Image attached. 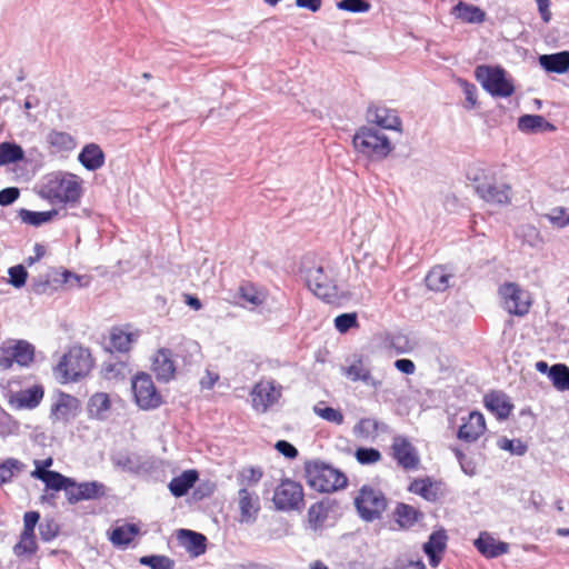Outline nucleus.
I'll return each mask as SVG.
<instances>
[{"label":"nucleus","mask_w":569,"mask_h":569,"mask_svg":"<svg viewBox=\"0 0 569 569\" xmlns=\"http://www.w3.org/2000/svg\"><path fill=\"white\" fill-rule=\"evenodd\" d=\"M301 274L309 290L326 302H335L339 298L337 284V270L328 263H315L305 259L301 264Z\"/></svg>","instance_id":"obj_1"},{"label":"nucleus","mask_w":569,"mask_h":569,"mask_svg":"<svg viewBox=\"0 0 569 569\" xmlns=\"http://www.w3.org/2000/svg\"><path fill=\"white\" fill-rule=\"evenodd\" d=\"M308 485L319 492H333L347 486L345 473L321 461L308 462L305 468Z\"/></svg>","instance_id":"obj_2"},{"label":"nucleus","mask_w":569,"mask_h":569,"mask_svg":"<svg viewBox=\"0 0 569 569\" xmlns=\"http://www.w3.org/2000/svg\"><path fill=\"white\" fill-rule=\"evenodd\" d=\"M92 368L90 352L82 347H72L54 368L57 379L67 383L87 376Z\"/></svg>","instance_id":"obj_3"},{"label":"nucleus","mask_w":569,"mask_h":569,"mask_svg":"<svg viewBox=\"0 0 569 569\" xmlns=\"http://www.w3.org/2000/svg\"><path fill=\"white\" fill-rule=\"evenodd\" d=\"M40 196L51 203L76 202L80 197V186L73 176L53 174L41 187Z\"/></svg>","instance_id":"obj_4"},{"label":"nucleus","mask_w":569,"mask_h":569,"mask_svg":"<svg viewBox=\"0 0 569 569\" xmlns=\"http://www.w3.org/2000/svg\"><path fill=\"white\" fill-rule=\"evenodd\" d=\"M353 146L357 151L372 158L383 159L392 150L388 137L373 128L362 127L353 137Z\"/></svg>","instance_id":"obj_5"},{"label":"nucleus","mask_w":569,"mask_h":569,"mask_svg":"<svg viewBox=\"0 0 569 569\" xmlns=\"http://www.w3.org/2000/svg\"><path fill=\"white\" fill-rule=\"evenodd\" d=\"M475 76L482 88L493 97L507 98L515 92L511 80L500 67L478 66Z\"/></svg>","instance_id":"obj_6"},{"label":"nucleus","mask_w":569,"mask_h":569,"mask_svg":"<svg viewBox=\"0 0 569 569\" xmlns=\"http://www.w3.org/2000/svg\"><path fill=\"white\" fill-rule=\"evenodd\" d=\"M355 506L361 519L373 521L382 516L387 508V499L380 490L363 486L355 498Z\"/></svg>","instance_id":"obj_7"},{"label":"nucleus","mask_w":569,"mask_h":569,"mask_svg":"<svg viewBox=\"0 0 569 569\" xmlns=\"http://www.w3.org/2000/svg\"><path fill=\"white\" fill-rule=\"evenodd\" d=\"M499 296L503 309L510 315L522 317L529 312V295L515 282H505L499 287Z\"/></svg>","instance_id":"obj_8"},{"label":"nucleus","mask_w":569,"mask_h":569,"mask_svg":"<svg viewBox=\"0 0 569 569\" xmlns=\"http://www.w3.org/2000/svg\"><path fill=\"white\" fill-rule=\"evenodd\" d=\"M132 391L136 403L142 410L156 409L162 403V397L148 373L141 372L133 378Z\"/></svg>","instance_id":"obj_9"},{"label":"nucleus","mask_w":569,"mask_h":569,"mask_svg":"<svg viewBox=\"0 0 569 569\" xmlns=\"http://www.w3.org/2000/svg\"><path fill=\"white\" fill-rule=\"evenodd\" d=\"M273 503L278 510H300L303 507L302 487L292 480H283L274 490Z\"/></svg>","instance_id":"obj_10"},{"label":"nucleus","mask_w":569,"mask_h":569,"mask_svg":"<svg viewBox=\"0 0 569 569\" xmlns=\"http://www.w3.org/2000/svg\"><path fill=\"white\" fill-rule=\"evenodd\" d=\"M281 396V388L274 381L258 382L252 392V406L256 410L264 412L270 406L276 403Z\"/></svg>","instance_id":"obj_11"},{"label":"nucleus","mask_w":569,"mask_h":569,"mask_svg":"<svg viewBox=\"0 0 569 569\" xmlns=\"http://www.w3.org/2000/svg\"><path fill=\"white\" fill-rule=\"evenodd\" d=\"M392 453L398 465L403 469H416L419 465V456L411 442L403 436H396L392 441Z\"/></svg>","instance_id":"obj_12"},{"label":"nucleus","mask_w":569,"mask_h":569,"mask_svg":"<svg viewBox=\"0 0 569 569\" xmlns=\"http://www.w3.org/2000/svg\"><path fill=\"white\" fill-rule=\"evenodd\" d=\"M238 506L240 510V522L253 523L260 510L259 497L249 488H240L238 491Z\"/></svg>","instance_id":"obj_13"},{"label":"nucleus","mask_w":569,"mask_h":569,"mask_svg":"<svg viewBox=\"0 0 569 569\" xmlns=\"http://www.w3.org/2000/svg\"><path fill=\"white\" fill-rule=\"evenodd\" d=\"M79 412V400L67 393H59L51 409V418L56 421L68 422Z\"/></svg>","instance_id":"obj_14"},{"label":"nucleus","mask_w":569,"mask_h":569,"mask_svg":"<svg viewBox=\"0 0 569 569\" xmlns=\"http://www.w3.org/2000/svg\"><path fill=\"white\" fill-rule=\"evenodd\" d=\"M152 371L158 380L169 381L174 377L176 362L169 349H159L152 358Z\"/></svg>","instance_id":"obj_15"},{"label":"nucleus","mask_w":569,"mask_h":569,"mask_svg":"<svg viewBox=\"0 0 569 569\" xmlns=\"http://www.w3.org/2000/svg\"><path fill=\"white\" fill-rule=\"evenodd\" d=\"M486 430L485 417L478 412H470L467 420L460 426L458 430V438L466 442L476 441Z\"/></svg>","instance_id":"obj_16"},{"label":"nucleus","mask_w":569,"mask_h":569,"mask_svg":"<svg viewBox=\"0 0 569 569\" xmlns=\"http://www.w3.org/2000/svg\"><path fill=\"white\" fill-rule=\"evenodd\" d=\"M481 199L493 204H507L510 202V187L507 184L481 183L476 187Z\"/></svg>","instance_id":"obj_17"},{"label":"nucleus","mask_w":569,"mask_h":569,"mask_svg":"<svg viewBox=\"0 0 569 569\" xmlns=\"http://www.w3.org/2000/svg\"><path fill=\"white\" fill-rule=\"evenodd\" d=\"M447 535L445 530H438L430 535L428 541L423 545V551L429 558V563L432 568L439 566L441 555L447 546Z\"/></svg>","instance_id":"obj_18"},{"label":"nucleus","mask_w":569,"mask_h":569,"mask_svg":"<svg viewBox=\"0 0 569 569\" xmlns=\"http://www.w3.org/2000/svg\"><path fill=\"white\" fill-rule=\"evenodd\" d=\"M43 393L41 386H32L16 392L10 402L16 409H34L41 402Z\"/></svg>","instance_id":"obj_19"},{"label":"nucleus","mask_w":569,"mask_h":569,"mask_svg":"<svg viewBox=\"0 0 569 569\" xmlns=\"http://www.w3.org/2000/svg\"><path fill=\"white\" fill-rule=\"evenodd\" d=\"M475 546L480 553L488 558H496L509 551L507 542L497 541L487 532H481L475 541Z\"/></svg>","instance_id":"obj_20"},{"label":"nucleus","mask_w":569,"mask_h":569,"mask_svg":"<svg viewBox=\"0 0 569 569\" xmlns=\"http://www.w3.org/2000/svg\"><path fill=\"white\" fill-rule=\"evenodd\" d=\"M178 539L182 547L193 557H199L206 552L207 538L199 532L188 529H180Z\"/></svg>","instance_id":"obj_21"},{"label":"nucleus","mask_w":569,"mask_h":569,"mask_svg":"<svg viewBox=\"0 0 569 569\" xmlns=\"http://www.w3.org/2000/svg\"><path fill=\"white\" fill-rule=\"evenodd\" d=\"M485 405L498 419H506L513 408L509 398L502 392L488 393L485 397Z\"/></svg>","instance_id":"obj_22"},{"label":"nucleus","mask_w":569,"mask_h":569,"mask_svg":"<svg viewBox=\"0 0 569 569\" xmlns=\"http://www.w3.org/2000/svg\"><path fill=\"white\" fill-rule=\"evenodd\" d=\"M518 128L525 133L553 131L556 127L539 114H523L518 119Z\"/></svg>","instance_id":"obj_23"},{"label":"nucleus","mask_w":569,"mask_h":569,"mask_svg":"<svg viewBox=\"0 0 569 569\" xmlns=\"http://www.w3.org/2000/svg\"><path fill=\"white\" fill-rule=\"evenodd\" d=\"M368 118L371 122L383 129L399 130L401 124L399 118L385 107L369 108Z\"/></svg>","instance_id":"obj_24"},{"label":"nucleus","mask_w":569,"mask_h":569,"mask_svg":"<svg viewBox=\"0 0 569 569\" xmlns=\"http://www.w3.org/2000/svg\"><path fill=\"white\" fill-rule=\"evenodd\" d=\"M539 63L548 72L563 73L569 69V51L542 54Z\"/></svg>","instance_id":"obj_25"},{"label":"nucleus","mask_w":569,"mask_h":569,"mask_svg":"<svg viewBox=\"0 0 569 569\" xmlns=\"http://www.w3.org/2000/svg\"><path fill=\"white\" fill-rule=\"evenodd\" d=\"M78 159L90 171L101 168L104 163V154L101 148L94 143L87 144L79 153Z\"/></svg>","instance_id":"obj_26"},{"label":"nucleus","mask_w":569,"mask_h":569,"mask_svg":"<svg viewBox=\"0 0 569 569\" xmlns=\"http://www.w3.org/2000/svg\"><path fill=\"white\" fill-rule=\"evenodd\" d=\"M452 13L463 22L481 23L486 19V12L479 7L459 1L452 9Z\"/></svg>","instance_id":"obj_27"},{"label":"nucleus","mask_w":569,"mask_h":569,"mask_svg":"<svg viewBox=\"0 0 569 569\" xmlns=\"http://www.w3.org/2000/svg\"><path fill=\"white\" fill-rule=\"evenodd\" d=\"M31 477L43 481L47 488L59 491L64 490L66 486L72 485V479L61 475L58 471L33 470Z\"/></svg>","instance_id":"obj_28"},{"label":"nucleus","mask_w":569,"mask_h":569,"mask_svg":"<svg viewBox=\"0 0 569 569\" xmlns=\"http://www.w3.org/2000/svg\"><path fill=\"white\" fill-rule=\"evenodd\" d=\"M197 480L198 472L196 470H187L170 481L169 490L174 497H182L193 487Z\"/></svg>","instance_id":"obj_29"},{"label":"nucleus","mask_w":569,"mask_h":569,"mask_svg":"<svg viewBox=\"0 0 569 569\" xmlns=\"http://www.w3.org/2000/svg\"><path fill=\"white\" fill-rule=\"evenodd\" d=\"M139 531L137 525L123 523L111 531L110 540L117 547H127L138 536Z\"/></svg>","instance_id":"obj_30"},{"label":"nucleus","mask_w":569,"mask_h":569,"mask_svg":"<svg viewBox=\"0 0 569 569\" xmlns=\"http://www.w3.org/2000/svg\"><path fill=\"white\" fill-rule=\"evenodd\" d=\"M110 409L109 396L104 392H97L88 401V413L90 418L104 420Z\"/></svg>","instance_id":"obj_31"},{"label":"nucleus","mask_w":569,"mask_h":569,"mask_svg":"<svg viewBox=\"0 0 569 569\" xmlns=\"http://www.w3.org/2000/svg\"><path fill=\"white\" fill-rule=\"evenodd\" d=\"M380 429L385 430L386 425L372 418H362L353 427V435L361 439H375Z\"/></svg>","instance_id":"obj_32"},{"label":"nucleus","mask_w":569,"mask_h":569,"mask_svg":"<svg viewBox=\"0 0 569 569\" xmlns=\"http://www.w3.org/2000/svg\"><path fill=\"white\" fill-rule=\"evenodd\" d=\"M112 463L126 472H138L142 468L141 459L136 453L119 452L112 456Z\"/></svg>","instance_id":"obj_33"},{"label":"nucleus","mask_w":569,"mask_h":569,"mask_svg":"<svg viewBox=\"0 0 569 569\" xmlns=\"http://www.w3.org/2000/svg\"><path fill=\"white\" fill-rule=\"evenodd\" d=\"M38 550V545L34 535L22 533L19 541L13 547V553L21 559H31Z\"/></svg>","instance_id":"obj_34"},{"label":"nucleus","mask_w":569,"mask_h":569,"mask_svg":"<svg viewBox=\"0 0 569 569\" xmlns=\"http://www.w3.org/2000/svg\"><path fill=\"white\" fill-rule=\"evenodd\" d=\"M26 469V465L16 459L8 458L0 463V486L12 481L13 477L21 473Z\"/></svg>","instance_id":"obj_35"},{"label":"nucleus","mask_w":569,"mask_h":569,"mask_svg":"<svg viewBox=\"0 0 569 569\" xmlns=\"http://www.w3.org/2000/svg\"><path fill=\"white\" fill-rule=\"evenodd\" d=\"M24 158L23 149L14 142L0 143V166L16 163Z\"/></svg>","instance_id":"obj_36"},{"label":"nucleus","mask_w":569,"mask_h":569,"mask_svg":"<svg viewBox=\"0 0 569 569\" xmlns=\"http://www.w3.org/2000/svg\"><path fill=\"white\" fill-rule=\"evenodd\" d=\"M450 276L442 267L432 268L426 277V284L435 291H443L449 287Z\"/></svg>","instance_id":"obj_37"},{"label":"nucleus","mask_w":569,"mask_h":569,"mask_svg":"<svg viewBox=\"0 0 569 569\" xmlns=\"http://www.w3.org/2000/svg\"><path fill=\"white\" fill-rule=\"evenodd\" d=\"M549 378L553 387L559 391L569 390V367L557 363L550 367Z\"/></svg>","instance_id":"obj_38"},{"label":"nucleus","mask_w":569,"mask_h":569,"mask_svg":"<svg viewBox=\"0 0 569 569\" xmlns=\"http://www.w3.org/2000/svg\"><path fill=\"white\" fill-rule=\"evenodd\" d=\"M13 350L16 363L21 367L28 366L33 360L34 348L24 340L10 342Z\"/></svg>","instance_id":"obj_39"},{"label":"nucleus","mask_w":569,"mask_h":569,"mask_svg":"<svg viewBox=\"0 0 569 569\" xmlns=\"http://www.w3.org/2000/svg\"><path fill=\"white\" fill-rule=\"evenodd\" d=\"M47 141L58 151H70L76 147V141L69 133L57 130L48 134Z\"/></svg>","instance_id":"obj_40"},{"label":"nucleus","mask_w":569,"mask_h":569,"mask_svg":"<svg viewBox=\"0 0 569 569\" xmlns=\"http://www.w3.org/2000/svg\"><path fill=\"white\" fill-rule=\"evenodd\" d=\"M57 213V210L37 212L21 209L19 216L23 222L38 227L51 221Z\"/></svg>","instance_id":"obj_41"},{"label":"nucleus","mask_w":569,"mask_h":569,"mask_svg":"<svg viewBox=\"0 0 569 569\" xmlns=\"http://www.w3.org/2000/svg\"><path fill=\"white\" fill-rule=\"evenodd\" d=\"M132 341V335L124 332L121 329H112L110 333V345L117 351H128L130 349Z\"/></svg>","instance_id":"obj_42"},{"label":"nucleus","mask_w":569,"mask_h":569,"mask_svg":"<svg viewBox=\"0 0 569 569\" xmlns=\"http://www.w3.org/2000/svg\"><path fill=\"white\" fill-rule=\"evenodd\" d=\"M139 562L150 569H174V561L162 555L143 556Z\"/></svg>","instance_id":"obj_43"},{"label":"nucleus","mask_w":569,"mask_h":569,"mask_svg":"<svg viewBox=\"0 0 569 569\" xmlns=\"http://www.w3.org/2000/svg\"><path fill=\"white\" fill-rule=\"evenodd\" d=\"M395 515L401 527H409L416 522L418 511L411 506L399 503Z\"/></svg>","instance_id":"obj_44"},{"label":"nucleus","mask_w":569,"mask_h":569,"mask_svg":"<svg viewBox=\"0 0 569 569\" xmlns=\"http://www.w3.org/2000/svg\"><path fill=\"white\" fill-rule=\"evenodd\" d=\"M79 486L83 500L97 499L104 496L106 493L104 485L98 481L81 482Z\"/></svg>","instance_id":"obj_45"},{"label":"nucleus","mask_w":569,"mask_h":569,"mask_svg":"<svg viewBox=\"0 0 569 569\" xmlns=\"http://www.w3.org/2000/svg\"><path fill=\"white\" fill-rule=\"evenodd\" d=\"M369 368L360 359L356 360L345 369V375L352 381L360 380L363 382L369 379Z\"/></svg>","instance_id":"obj_46"},{"label":"nucleus","mask_w":569,"mask_h":569,"mask_svg":"<svg viewBox=\"0 0 569 569\" xmlns=\"http://www.w3.org/2000/svg\"><path fill=\"white\" fill-rule=\"evenodd\" d=\"M262 477V471L259 468H244L240 471L238 476V482L241 486V488L256 486Z\"/></svg>","instance_id":"obj_47"},{"label":"nucleus","mask_w":569,"mask_h":569,"mask_svg":"<svg viewBox=\"0 0 569 569\" xmlns=\"http://www.w3.org/2000/svg\"><path fill=\"white\" fill-rule=\"evenodd\" d=\"M409 490L423 497L427 500H435L436 493L432 491V483L429 479H417L411 482Z\"/></svg>","instance_id":"obj_48"},{"label":"nucleus","mask_w":569,"mask_h":569,"mask_svg":"<svg viewBox=\"0 0 569 569\" xmlns=\"http://www.w3.org/2000/svg\"><path fill=\"white\" fill-rule=\"evenodd\" d=\"M546 217L557 228L569 226V209L565 207L552 208Z\"/></svg>","instance_id":"obj_49"},{"label":"nucleus","mask_w":569,"mask_h":569,"mask_svg":"<svg viewBox=\"0 0 569 569\" xmlns=\"http://www.w3.org/2000/svg\"><path fill=\"white\" fill-rule=\"evenodd\" d=\"M315 412L317 416H319L323 420L336 423L338 426L342 425L345 421V417H343L342 412L332 407L321 408V407L316 406Z\"/></svg>","instance_id":"obj_50"},{"label":"nucleus","mask_w":569,"mask_h":569,"mask_svg":"<svg viewBox=\"0 0 569 569\" xmlns=\"http://www.w3.org/2000/svg\"><path fill=\"white\" fill-rule=\"evenodd\" d=\"M355 457L361 465H372L381 459V453L375 448H358Z\"/></svg>","instance_id":"obj_51"},{"label":"nucleus","mask_w":569,"mask_h":569,"mask_svg":"<svg viewBox=\"0 0 569 569\" xmlns=\"http://www.w3.org/2000/svg\"><path fill=\"white\" fill-rule=\"evenodd\" d=\"M370 3L367 0H340L337 2V8L339 10L349 11V12H367L370 10Z\"/></svg>","instance_id":"obj_52"},{"label":"nucleus","mask_w":569,"mask_h":569,"mask_svg":"<svg viewBox=\"0 0 569 569\" xmlns=\"http://www.w3.org/2000/svg\"><path fill=\"white\" fill-rule=\"evenodd\" d=\"M357 326L358 320L355 312L341 313L335 319V327L341 333H346L349 329Z\"/></svg>","instance_id":"obj_53"},{"label":"nucleus","mask_w":569,"mask_h":569,"mask_svg":"<svg viewBox=\"0 0 569 569\" xmlns=\"http://www.w3.org/2000/svg\"><path fill=\"white\" fill-rule=\"evenodd\" d=\"M498 446L502 450L510 451L516 456H523L527 452V446L519 439L510 440L507 438H502L498 441Z\"/></svg>","instance_id":"obj_54"},{"label":"nucleus","mask_w":569,"mask_h":569,"mask_svg":"<svg viewBox=\"0 0 569 569\" xmlns=\"http://www.w3.org/2000/svg\"><path fill=\"white\" fill-rule=\"evenodd\" d=\"M40 537L43 541H51L59 532V526L53 519H44L39 526Z\"/></svg>","instance_id":"obj_55"},{"label":"nucleus","mask_w":569,"mask_h":569,"mask_svg":"<svg viewBox=\"0 0 569 569\" xmlns=\"http://www.w3.org/2000/svg\"><path fill=\"white\" fill-rule=\"evenodd\" d=\"M8 273L10 277L9 282L13 287L21 288L22 286H24L27 277H28V272L23 266L18 264V266L11 267V268H9Z\"/></svg>","instance_id":"obj_56"},{"label":"nucleus","mask_w":569,"mask_h":569,"mask_svg":"<svg viewBox=\"0 0 569 569\" xmlns=\"http://www.w3.org/2000/svg\"><path fill=\"white\" fill-rule=\"evenodd\" d=\"M241 298L251 305L252 307H257L263 303L264 296L261 292H258L254 288L242 287L241 288Z\"/></svg>","instance_id":"obj_57"},{"label":"nucleus","mask_w":569,"mask_h":569,"mask_svg":"<svg viewBox=\"0 0 569 569\" xmlns=\"http://www.w3.org/2000/svg\"><path fill=\"white\" fill-rule=\"evenodd\" d=\"M13 362H16V360L10 342L3 343L0 347V368L7 370L11 368Z\"/></svg>","instance_id":"obj_58"},{"label":"nucleus","mask_w":569,"mask_h":569,"mask_svg":"<svg viewBox=\"0 0 569 569\" xmlns=\"http://www.w3.org/2000/svg\"><path fill=\"white\" fill-rule=\"evenodd\" d=\"M40 519L37 511H28L23 516V530L22 533L34 535V528Z\"/></svg>","instance_id":"obj_59"},{"label":"nucleus","mask_w":569,"mask_h":569,"mask_svg":"<svg viewBox=\"0 0 569 569\" xmlns=\"http://www.w3.org/2000/svg\"><path fill=\"white\" fill-rule=\"evenodd\" d=\"M20 191L16 187H9L0 190V204L9 206L19 198Z\"/></svg>","instance_id":"obj_60"},{"label":"nucleus","mask_w":569,"mask_h":569,"mask_svg":"<svg viewBox=\"0 0 569 569\" xmlns=\"http://www.w3.org/2000/svg\"><path fill=\"white\" fill-rule=\"evenodd\" d=\"M274 448L284 457L295 459L298 456L297 448L286 440H279L274 445Z\"/></svg>","instance_id":"obj_61"},{"label":"nucleus","mask_w":569,"mask_h":569,"mask_svg":"<svg viewBox=\"0 0 569 569\" xmlns=\"http://www.w3.org/2000/svg\"><path fill=\"white\" fill-rule=\"evenodd\" d=\"M67 499L70 503H76L78 501L83 500V497H81L80 493V486L79 483H76V481L72 479V485L66 486L64 489Z\"/></svg>","instance_id":"obj_62"},{"label":"nucleus","mask_w":569,"mask_h":569,"mask_svg":"<svg viewBox=\"0 0 569 569\" xmlns=\"http://www.w3.org/2000/svg\"><path fill=\"white\" fill-rule=\"evenodd\" d=\"M462 87H463L466 100L469 103V108H473L477 103V98H476L477 88L475 87V84L468 83L467 81L462 82Z\"/></svg>","instance_id":"obj_63"},{"label":"nucleus","mask_w":569,"mask_h":569,"mask_svg":"<svg viewBox=\"0 0 569 569\" xmlns=\"http://www.w3.org/2000/svg\"><path fill=\"white\" fill-rule=\"evenodd\" d=\"M395 367L402 373L412 375L415 373L416 366L410 359H398L395 361Z\"/></svg>","instance_id":"obj_64"}]
</instances>
